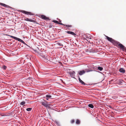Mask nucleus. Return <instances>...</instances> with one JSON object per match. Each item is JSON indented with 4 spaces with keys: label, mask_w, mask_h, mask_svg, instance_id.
I'll use <instances>...</instances> for the list:
<instances>
[{
    "label": "nucleus",
    "mask_w": 126,
    "mask_h": 126,
    "mask_svg": "<svg viewBox=\"0 0 126 126\" xmlns=\"http://www.w3.org/2000/svg\"><path fill=\"white\" fill-rule=\"evenodd\" d=\"M123 50V51L125 50V52H126V47H125V49H124Z\"/></svg>",
    "instance_id": "obj_30"
},
{
    "label": "nucleus",
    "mask_w": 126,
    "mask_h": 126,
    "mask_svg": "<svg viewBox=\"0 0 126 126\" xmlns=\"http://www.w3.org/2000/svg\"><path fill=\"white\" fill-rule=\"evenodd\" d=\"M53 22H54L56 23L57 24H58L59 23V22L58 21H57L56 20H54L53 21Z\"/></svg>",
    "instance_id": "obj_26"
},
{
    "label": "nucleus",
    "mask_w": 126,
    "mask_h": 126,
    "mask_svg": "<svg viewBox=\"0 0 126 126\" xmlns=\"http://www.w3.org/2000/svg\"><path fill=\"white\" fill-rule=\"evenodd\" d=\"M1 68L3 70H6L7 68V67L6 66H5L4 65H2L1 66Z\"/></svg>",
    "instance_id": "obj_14"
},
{
    "label": "nucleus",
    "mask_w": 126,
    "mask_h": 126,
    "mask_svg": "<svg viewBox=\"0 0 126 126\" xmlns=\"http://www.w3.org/2000/svg\"><path fill=\"white\" fill-rule=\"evenodd\" d=\"M85 71L84 70L79 71L78 72V74H79L80 76L83 75L85 74Z\"/></svg>",
    "instance_id": "obj_6"
},
{
    "label": "nucleus",
    "mask_w": 126,
    "mask_h": 126,
    "mask_svg": "<svg viewBox=\"0 0 126 126\" xmlns=\"http://www.w3.org/2000/svg\"><path fill=\"white\" fill-rule=\"evenodd\" d=\"M98 70L100 71H102L103 69V68L100 67H97Z\"/></svg>",
    "instance_id": "obj_23"
},
{
    "label": "nucleus",
    "mask_w": 126,
    "mask_h": 126,
    "mask_svg": "<svg viewBox=\"0 0 126 126\" xmlns=\"http://www.w3.org/2000/svg\"><path fill=\"white\" fill-rule=\"evenodd\" d=\"M85 72H88L91 71H93V70H91V69H85Z\"/></svg>",
    "instance_id": "obj_15"
},
{
    "label": "nucleus",
    "mask_w": 126,
    "mask_h": 126,
    "mask_svg": "<svg viewBox=\"0 0 126 126\" xmlns=\"http://www.w3.org/2000/svg\"><path fill=\"white\" fill-rule=\"evenodd\" d=\"M75 121L73 119L71 121V124H73L74 122Z\"/></svg>",
    "instance_id": "obj_28"
},
{
    "label": "nucleus",
    "mask_w": 126,
    "mask_h": 126,
    "mask_svg": "<svg viewBox=\"0 0 126 126\" xmlns=\"http://www.w3.org/2000/svg\"><path fill=\"white\" fill-rule=\"evenodd\" d=\"M41 17L42 19L44 20L48 19H49L48 17H47L44 15H42L41 16Z\"/></svg>",
    "instance_id": "obj_9"
},
{
    "label": "nucleus",
    "mask_w": 126,
    "mask_h": 126,
    "mask_svg": "<svg viewBox=\"0 0 126 126\" xmlns=\"http://www.w3.org/2000/svg\"><path fill=\"white\" fill-rule=\"evenodd\" d=\"M55 123L57 124V125L58 126H60V123H59V122L58 121H55Z\"/></svg>",
    "instance_id": "obj_21"
},
{
    "label": "nucleus",
    "mask_w": 126,
    "mask_h": 126,
    "mask_svg": "<svg viewBox=\"0 0 126 126\" xmlns=\"http://www.w3.org/2000/svg\"><path fill=\"white\" fill-rule=\"evenodd\" d=\"M20 12L22 13L28 15H33V13L31 12H28L24 10H21Z\"/></svg>",
    "instance_id": "obj_4"
},
{
    "label": "nucleus",
    "mask_w": 126,
    "mask_h": 126,
    "mask_svg": "<svg viewBox=\"0 0 126 126\" xmlns=\"http://www.w3.org/2000/svg\"><path fill=\"white\" fill-rule=\"evenodd\" d=\"M0 116H6L5 114L3 113H0Z\"/></svg>",
    "instance_id": "obj_24"
},
{
    "label": "nucleus",
    "mask_w": 126,
    "mask_h": 126,
    "mask_svg": "<svg viewBox=\"0 0 126 126\" xmlns=\"http://www.w3.org/2000/svg\"><path fill=\"white\" fill-rule=\"evenodd\" d=\"M88 107L92 108H93L94 107V106L93 104H90L88 105Z\"/></svg>",
    "instance_id": "obj_20"
},
{
    "label": "nucleus",
    "mask_w": 126,
    "mask_h": 126,
    "mask_svg": "<svg viewBox=\"0 0 126 126\" xmlns=\"http://www.w3.org/2000/svg\"><path fill=\"white\" fill-rule=\"evenodd\" d=\"M66 32L68 34H71L73 35H76V34L73 32L70 31H68Z\"/></svg>",
    "instance_id": "obj_12"
},
{
    "label": "nucleus",
    "mask_w": 126,
    "mask_h": 126,
    "mask_svg": "<svg viewBox=\"0 0 126 126\" xmlns=\"http://www.w3.org/2000/svg\"><path fill=\"white\" fill-rule=\"evenodd\" d=\"M28 21L31 22H34V20L32 19H29Z\"/></svg>",
    "instance_id": "obj_27"
},
{
    "label": "nucleus",
    "mask_w": 126,
    "mask_h": 126,
    "mask_svg": "<svg viewBox=\"0 0 126 126\" xmlns=\"http://www.w3.org/2000/svg\"><path fill=\"white\" fill-rule=\"evenodd\" d=\"M42 105L46 107H47L48 106V104L47 102H42Z\"/></svg>",
    "instance_id": "obj_7"
},
{
    "label": "nucleus",
    "mask_w": 126,
    "mask_h": 126,
    "mask_svg": "<svg viewBox=\"0 0 126 126\" xmlns=\"http://www.w3.org/2000/svg\"><path fill=\"white\" fill-rule=\"evenodd\" d=\"M59 45H60V46H61V44L60 43H59Z\"/></svg>",
    "instance_id": "obj_31"
},
{
    "label": "nucleus",
    "mask_w": 126,
    "mask_h": 126,
    "mask_svg": "<svg viewBox=\"0 0 126 126\" xmlns=\"http://www.w3.org/2000/svg\"><path fill=\"white\" fill-rule=\"evenodd\" d=\"M106 37L107 40L111 43L113 44L114 45L118 43L117 41L112 39L110 37L107 36H106Z\"/></svg>",
    "instance_id": "obj_2"
},
{
    "label": "nucleus",
    "mask_w": 126,
    "mask_h": 126,
    "mask_svg": "<svg viewBox=\"0 0 126 126\" xmlns=\"http://www.w3.org/2000/svg\"><path fill=\"white\" fill-rule=\"evenodd\" d=\"M29 18H26L25 19V20L26 21H28L29 20Z\"/></svg>",
    "instance_id": "obj_29"
},
{
    "label": "nucleus",
    "mask_w": 126,
    "mask_h": 126,
    "mask_svg": "<svg viewBox=\"0 0 126 126\" xmlns=\"http://www.w3.org/2000/svg\"><path fill=\"white\" fill-rule=\"evenodd\" d=\"M68 73L70 75V76L72 78H74L75 76V73L74 71H72L69 72Z\"/></svg>",
    "instance_id": "obj_5"
},
{
    "label": "nucleus",
    "mask_w": 126,
    "mask_h": 126,
    "mask_svg": "<svg viewBox=\"0 0 126 126\" xmlns=\"http://www.w3.org/2000/svg\"><path fill=\"white\" fill-rule=\"evenodd\" d=\"M79 82L83 85H86V84H85L83 81L81 79L79 76Z\"/></svg>",
    "instance_id": "obj_10"
},
{
    "label": "nucleus",
    "mask_w": 126,
    "mask_h": 126,
    "mask_svg": "<svg viewBox=\"0 0 126 126\" xmlns=\"http://www.w3.org/2000/svg\"><path fill=\"white\" fill-rule=\"evenodd\" d=\"M67 29H69V28H67Z\"/></svg>",
    "instance_id": "obj_35"
},
{
    "label": "nucleus",
    "mask_w": 126,
    "mask_h": 126,
    "mask_svg": "<svg viewBox=\"0 0 126 126\" xmlns=\"http://www.w3.org/2000/svg\"><path fill=\"white\" fill-rule=\"evenodd\" d=\"M43 57L44 58H45V56H43Z\"/></svg>",
    "instance_id": "obj_32"
},
{
    "label": "nucleus",
    "mask_w": 126,
    "mask_h": 126,
    "mask_svg": "<svg viewBox=\"0 0 126 126\" xmlns=\"http://www.w3.org/2000/svg\"><path fill=\"white\" fill-rule=\"evenodd\" d=\"M0 5L6 8H8L9 7V6L8 5L3 3H0Z\"/></svg>",
    "instance_id": "obj_16"
},
{
    "label": "nucleus",
    "mask_w": 126,
    "mask_h": 126,
    "mask_svg": "<svg viewBox=\"0 0 126 126\" xmlns=\"http://www.w3.org/2000/svg\"><path fill=\"white\" fill-rule=\"evenodd\" d=\"M112 81H113V80H111V81H112Z\"/></svg>",
    "instance_id": "obj_34"
},
{
    "label": "nucleus",
    "mask_w": 126,
    "mask_h": 126,
    "mask_svg": "<svg viewBox=\"0 0 126 126\" xmlns=\"http://www.w3.org/2000/svg\"><path fill=\"white\" fill-rule=\"evenodd\" d=\"M85 37L87 38H89L90 39H91V37L90 36V35L89 34H87L85 35Z\"/></svg>",
    "instance_id": "obj_18"
},
{
    "label": "nucleus",
    "mask_w": 126,
    "mask_h": 126,
    "mask_svg": "<svg viewBox=\"0 0 126 126\" xmlns=\"http://www.w3.org/2000/svg\"><path fill=\"white\" fill-rule=\"evenodd\" d=\"M46 97H47L46 99L48 100L49 98H51V96L50 95H46Z\"/></svg>",
    "instance_id": "obj_17"
},
{
    "label": "nucleus",
    "mask_w": 126,
    "mask_h": 126,
    "mask_svg": "<svg viewBox=\"0 0 126 126\" xmlns=\"http://www.w3.org/2000/svg\"><path fill=\"white\" fill-rule=\"evenodd\" d=\"M58 24H61V25H63V26H65L66 27H72V26L71 25H66V24H63L62 23H58Z\"/></svg>",
    "instance_id": "obj_13"
},
{
    "label": "nucleus",
    "mask_w": 126,
    "mask_h": 126,
    "mask_svg": "<svg viewBox=\"0 0 126 126\" xmlns=\"http://www.w3.org/2000/svg\"><path fill=\"white\" fill-rule=\"evenodd\" d=\"M80 121L78 119H77V120H76V124H78V125H79V124H80Z\"/></svg>",
    "instance_id": "obj_19"
},
{
    "label": "nucleus",
    "mask_w": 126,
    "mask_h": 126,
    "mask_svg": "<svg viewBox=\"0 0 126 126\" xmlns=\"http://www.w3.org/2000/svg\"><path fill=\"white\" fill-rule=\"evenodd\" d=\"M119 71L121 73H125V70L123 68H121L119 70Z\"/></svg>",
    "instance_id": "obj_11"
},
{
    "label": "nucleus",
    "mask_w": 126,
    "mask_h": 126,
    "mask_svg": "<svg viewBox=\"0 0 126 126\" xmlns=\"http://www.w3.org/2000/svg\"><path fill=\"white\" fill-rule=\"evenodd\" d=\"M5 35H6L7 36H9L11 38H13L16 40H18V41L21 42L23 44H24L25 45H26V44L25 43V42L23 40H21V39L20 38H18L16 37H14V36H12L8 35V34H5Z\"/></svg>",
    "instance_id": "obj_1"
},
{
    "label": "nucleus",
    "mask_w": 126,
    "mask_h": 126,
    "mask_svg": "<svg viewBox=\"0 0 126 126\" xmlns=\"http://www.w3.org/2000/svg\"><path fill=\"white\" fill-rule=\"evenodd\" d=\"M25 103V102L24 101L22 102L20 104V105H21L24 106V105Z\"/></svg>",
    "instance_id": "obj_22"
},
{
    "label": "nucleus",
    "mask_w": 126,
    "mask_h": 126,
    "mask_svg": "<svg viewBox=\"0 0 126 126\" xmlns=\"http://www.w3.org/2000/svg\"><path fill=\"white\" fill-rule=\"evenodd\" d=\"M27 101V99H26L25 100V101Z\"/></svg>",
    "instance_id": "obj_33"
},
{
    "label": "nucleus",
    "mask_w": 126,
    "mask_h": 126,
    "mask_svg": "<svg viewBox=\"0 0 126 126\" xmlns=\"http://www.w3.org/2000/svg\"><path fill=\"white\" fill-rule=\"evenodd\" d=\"M118 43L117 44H115V45L118 46L120 47L121 49L123 50L124 49H125V48L126 47L124 46H123L122 44L119 43V42L117 41Z\"/></svg>",
    "instance_id": "obj_3"
},
{
    "label": "nucleus",
    "mask_w": 126,
    "mask_h": 126,
    "mask_svg": "<svg viewBox=\"0 0 126 126\" xmlns=\"http://www.w3.org/2000/svg\"><path fill=\"white\" fill-rule=\"evenodd\" d=\"M32 109V108H27L26 109V110L27 111H31Z\"/></svg>",
    "instance_id": "obj_25"
},
{
    "label": "nucleus",
    "mask_w": 126,
    "mask_h": 126,
    "mask_svg": "<svg viewBox=\"0 0 126 126\" xmlns=\"http://www.w3.org/2000/svg\"><path fill=\"white\" fill-rule=\"evenodd\" d=\"M117 81L119 83V84H123L124 83V81L121 79H117Z\"/></svg>",
    "instance_id": "obj_8"
}]
</instances>
